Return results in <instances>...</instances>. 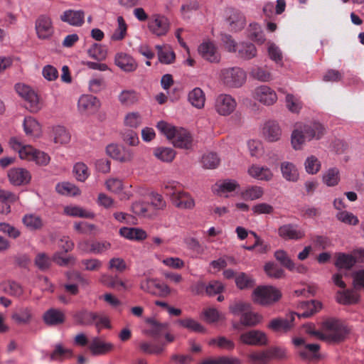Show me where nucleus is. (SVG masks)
I'll return each mask as SVG.
<instances>
[{"instance_id":"nucleus-52","label":"nucleus","mask_w":364,"mask_h":364,"mask_svg":"<svg viewBox=\"0 0 364 364\" xmlns=\"http://www.w3.org/2000/svg\"><path fill=\"white\" fill-rule=\"evenodd\" d=\"M235 284L240 289H246L254 287L255 280L249 274L240 272L235 276Z\"/></svg>"},{"instance_id":"nucleus-7","label":"nucleus","mask_w":364,"mask_h":364,"mask_svg":"<svg viewBox=\"0 0 364 364\" xmlns=\"http://www.w3.org/2000/svg\"><path fill=\"white\" fill-rule=\"evenodd\" d=\"M220 77L230 87H240L246 81V73L240 68H228L221 70Z\"/></svg>"},{"instance_id":"nucleus-14","label":"nucleus","mask_w":364,"mask_h":364,"mask_svg":"<svg viewBox=\"0 0 364 364\" xmlns=\"http://www.w3.org/2000/svg\"><path fill=\"white\" fill-rule=\"evenodd\" d=\"M35 28L37 36L40 39H48L53 33L52 21L46 15H41L36 19Z\"/></svg>"},{"instance_id":"nucleus-26","label":"nucleus","mask_w":364,"mask_h":364,"mask_svg":"<svg viewBox=\"0 0 364 364\" xmlns=\"http://www.w3.org/2000/svg\"><path fill=\"white\" fill-rule=\"evenodd\" d=\"M119 233L127 240L137 242L144 240L148 236L146 232L139 228L123 227L119 229Z\"/></svg>"},{"instance_id":"nucleus-31","label":"nucleus","mask_w":364,"mask_h":364,"mask_svg":"<svg viewBox=\"0 0 364 364\" xmlns=\"http://www.w3.org/2000/svg\"><path fill=\"white\" fill-rule=\"evenodd\" d=\"M188 100L192 106L197 109H201L205 105V95L200 87H195L188 95Z\"/></svg>"},{"instance_id":"nucleus-54","label":"nucleus","mask_w":364,"mask_h":364,"mask_svg":"<svg viewBox=\"0 0 364 364\" xmlns=\"http://www.w3.org/2000/svg\"><path fill=\"white\" fill-rule=\"evenodd\" d=\"M56 191L62 195L77 196L80 193V189L73 183L64 182L56 186Z\"/></svg>"},{"instance_id":"nucleus-55","label":"nucleus","mask_w":364,"mask_h":364,"mask_svg":"<svg viewBox=\"0 0 364 364\" xmlns=\"http://www.w3.org/2000/svg\"><path fill=\"white\" fill-rule=\"evenodd\" d=\"M336 218L339 221L349 225H356L359 223L357 216L346 210L338 211L336 215Z\"/></svg>"},{"instance_id":"nucleus-29","label":"nucleus","mask_w":364,"mask_h":364,"mask_svg":"<svg viewBox=\"0 0 364 364\" xmlns=\"http://www.w3.org/2000/svg\"><path fill=\"white\" fill-rule=\"evenodd\" d=\"M23 130L28 136L38 138L41 135V126L32 117H26L23 122Z\"/></svg>"},{"instance_id":"nucleus-36","label":"nucleus","mask_w":364,"mask_h":364,"mask_svg":"<svg viewBox=\"0 0 364 364\" xmlns=\"http://www.w3.org/2000/svg\"><path fill=\"white\" fill-rule=\"evenodd\" d=\"M323 183L328 187L338 184L340 181V171L338 168L333 167L327 169L322 176Z\"/></svg>"},{"instance_id":"nucleus-39","label":"nucleus","mask_w":364,"mask_h":364,"mask_svg":"<svg viewBox=\"0 0 364 364\" xmlns=\"http://www.w3.org/2000/svg\"><path fill=\"white\" fill-rule=\"evenodd\" d=\"M264 189L258 186H250L240 193V196L246 200H255L261 198Z\"/></svg>"},{"instance_id":"nucleus-2","label":"nucleus","mask_w":364,"mask_h":364,"mask_svg":"<svg viewBox=\"0 0 364 364\" xmlns=\"http://www.w3.org/2000/svg\"><path fill=\"white\" fill-rule=\"evenodd\" d=\"M156 127L171 141L175 147L185 149L191 148L193 139L186 129L174 127L165 121L159 122Z\"/></svg>"},{"instance_id":"nucleus-45","label":"nucleus","mask_w":364,"mask_h":364,"mask_svg":"<svg viewBox=\"0 0 364 364\" xmlns=\"http://www.w3.org/2000/svg\"><path fill=\"white\" fill-rule=\"evenodd\" d=\"M24 225L31 230L41 229L43 226L41 218L34 214H27L22 219Z\"/></svg>"},{"instance_id":"nucleus-10","label":"nucleus","mask_w":364,"mask_h":364,"mask_svg":"<svg viewBox=\"0 0 364 364\" xmlns=\"http://www.w3.org/2000/svg\"><path fill=\"white\" fill-rule=\"evenodd\" d=\"M199 55L206 61L211 63H219L221 55L218 48L210 41H205L198 48Z\"/></svg>"},{"instance_id":"nucleus-46","label":"nucleus","mask_w":364,"mask_h":364,"mask_svg":"<svg viewBox=\"0 0 364 364\" xmlns=\"http://www.w3.org/2000/svg\"><path fill=\"white\" fill-rule=\"evenodd\" d=\"M238 55L240 58L249 60L254 58L257 54L255 46L250 43H241L237 46Z\"/></svg>"},{"instance_id":"nucleus-22","label":"nucleus","mask_w":364,"mask_h":364,"mask_svg":"<svg viewBox=\"0 0 364 364\" xmlns=\"http://www.w3.org/2000/svg\"><path fill=\"white\" fill-rule=\"evenodd\" d=\"M247 173L250 176L259 181H269L274 176V173L269 168L257 164L250 166L247 169Z\"/></svg>"},{"instance_id":"nucleus-56","label":"nucleus","mask_w":364,"mask_h":364,"mask_svg":"<svg viewBox=\"0 0 364 364\" xmlns=\"http://www.w3.org/2000/svg\"><path fill=\"white\" fill-rule=\"evenodd\" d=\"M73 173L76 179L79 181H85L90 176V172L87 165L84 163H77L73 167Z\"/></svg>"},{"instance_id":"nucleus-63","label":"nucleus","mask_w":364,"mask_h":364,"mask_svg":"<svg viewBox=\"0 0 364 364\" xmlns=\"http://www.w3.org/2000/svg\"><path fill=\"white\" fill-rule=\"evenodd\" d=\"M264 272L269 277L274 279L282 278L284 276L283 269L272 262H269L265 264Z\"/></svg>"},{"instance_id":"nucleus-57","label":"nucleus","mask_w":364,"mask_h":364,"mask_svg":"<svg viewBox=\"0 0 364 364\" xmlns=\"http://www.w3.org/2000/svg\"><path fill=\"white\" fill-rule=\"evenodd\" d=\"M34 262L39 269L45 271L50 268L52 259L45 252H39L36 255Z\"/></svg>"},{"instance_id":"nucleus-4","label":"nucleus","mask_w":364,"mask_h":364,"mask_svg":"<svg viewBox=\"0 0 364 364\" xmlns=\"http://www.w3.org/2000/svg\"><path fill=\"white\" fill-rule=\"evenodd\" d=\"M17 94L26 101V107L31 112L36 113L43 107L37 93L28 85L18 82L15 85Z\"/></svg>"},{"instance_id":"nucleus-5","label":"nucleus","mask_w":364,"mask_h":364,"mask_svg":"<svg viewBox=\"0 0 364 364\" xmlns=\"http://www.w3.org/2000/svg\"><path fill=\"white\" fill-rule=\"evenodd\" d=\"M281 296V292L272 286L257 287L254 289L252 296L255 303L262 306L272 304L277 301Z\"/></svg>"},{"instance_id":"nucleus-15","label":"nucleus","mask_w":364,"mask_h":364,"mask_svg":"<svg viewBox=\"0 0 364 364\" xmlns=\"http://www.w3.org/2000/svg\"><path fill=\"white\" fill-rule=\"evenodd\" d=\"M106 153L112 158L121 162H129L134 156L132 149L116 144H109L106 147Z\"/></svg>"},{"instance_id":"nucleus-34","label":"nucleus","mask_w":364,"mask_h":364,"mask_svg":"<svg viewBox=\"0 0 364 364\" xmlns=\"http://www.w3.org/2000/svg\"><path fill=\"white\" fill-rule=\"evenodd\" d=\"M146 322L150 325V328L144 330V333L154 338H158L162 332L167 328L166 323H159L152 318H146Z\"/></svg>"},{"instance_id":"nucleus-17","label":"nucleus","mask_w":364,"mask_h":364,"mask_svg":"<svg viewBox=\"0 0 364 364\" xmlns=\"http://www.w3.org/2000/svg\"><path fill=\"white\" fill-rule=\"evenodd\" d=\"M240 340L242 343L250 346H262L267 342L266 334L258 330H252L242 333Z\"/></svg>"},{"instance_id":"nucleus-6","label":"nucleus","mask_w":364,"mask_h":364,"mask_svg":"<svg viewBox=\"0 0 364 364\" xmlns=\"http://www.w3.org/2000/svg\"><path fill=\"white\" fill-rule=\"evenodd\" d=\"M149 31L156 37L165 36L171 28L169 18L164 14L159 13L152 14L147 23Z\"/></svg>"},{"instance_id":"nucleus-27","label":"nucleus","mask_w":364,"mask_h":364,"mask_svg":"<svg viewBox=\"0 0 364 364\" xmlns=\"http://www.w3.org/2000/svg\"><path fill=\"white\" fill-rule=\"evenodd\" d=\"M280 171L282 177L289 182H297L299 179V172L296 166L290 161H283L280 164Z\"/></svg>"},{"instance_id":"nucleus-49","label":"nucleus","mask_w":364,"mask_h":364,"mask_svg":"<svg viewBox=\"0 0 364 364\" xmlns=\"http://www.w3.org/2000/svg\"><path fill=\"white\" fill-rule=\"evenodd\" d=\"M356 263V259L354 255H347L344 253H340L337 256V259L335 265L341 269H350Z\"/></svg>"},{"instance_id":"nucleus-62","label":"nucleus","mask_w":364,"mask_h":364,"mask_svg":"<svg viewBox=\"0 0 364 364\" xmlns=\"http://www.w3.org/2000/svg\"><path fill=\"white\" fill-rule=\"evenodd\" d=\"M220 163L218 155L215 153H208L202 158V164L205 168H215Z\"/></svg>"},{"instance_id":"nucleus-21","label":"nucleus","mask_w":364,"mask_h":364,"mask_svg":"<svg viewBox=\"0 0 364 364\" xmlns=\"http://www.w3.org/2000/svg\"><path fill=\"white\" fill-rule=\"evenodd\" d=\"M262 134L268 141L274 142L280 139L282 132L278 122L268 121L263 126Z\"/></svg>"},{"instance_id":"nucleus-59","label":"nucleus","mask_w":364,"mask_h":364,"mask_svg":"<svg viewBox=\"0 0 364 364\" xmlns=\"http://www.w3.org/2000/svg\"><path fill=\"white\" fill-rule=\"evenodd\" d=\"M274 257L277 261H279L283 266L289 269V270H294L295 268V264L289 257L287 253L282 250H277L274 253Z\"/></svg>"},{"instance_id":"nucleus-11","label":"nucleus","mask_w":364,"mask_h":364,"mask_svg":"<svg viewBox=\"0 0 364 364\" xmlns=\"http://www.w3.org/2000/svg\"><path fill=\"white\" fill-rule=\"evenodd\" d=\"M10 147L18 153L21 159L27 161H32L33 160L34 154L36 152V149L31 145H24L16 137H11L9 141Z\"/></svg>"},{"instance_id":"nucleus-28","label":"nucleus","mask_w":364,"mask_h":364,"mask_svg":"<svg viewBox=\"0 0 364 364\" xmlns=\"http://www.w3.org/2000/svg\"><path fill=\"white\" fill-rule=\"evenodd\" d=\"M113 344L102 341L100 337L92 338L89 350L93 355H104L113 349Z\"/></svg>"},{"instance_id":"nucleus-53","label":"nucleus","mask_w":364,"mask_h":364,"mask_svg":"<svg viewBox=\"0 0 364 364\" xmlns=\"http://www.w3.org/2000/svg\"><path fill=\"white\" fill-rule=\"evenodd\" d=\"M97 318L96 314L87 311L77 312L75 315V321L81 325H91Z\"/></svg>"},{"instance_id":"nucleus-61","label":"nucleus","mask_w":364,"mask_h":364,"mask_svg":"<svg viewBox=\"0 0 364 364\" xmlns=\"http://www.w3.org/2000/svg\"><path fill=\"white\" fill-rule=\"evenodd\" d=\"M141 123V116L137 112L127 113L124 117V124L132 128L138 127Z\"/></svg>"},{"instance_id":"nucleus-32","label":"nucleus","mask_w":364,"mask_h":364,"mask_svg":"<svg viewBox=\"0 0 364 364\" xmlns=\"http://www.w3.org/2000/svg\"><path fill=\"white\" fill-rule=\"evenodd\" d=\"M100 282L107 287L118 290H119V288L127 290L131 287L118 277H113L108 274H102L100 277Z\"/></svg>"},{"instance_id":"nucleus-48","label":"nucleus","mask_w":364,"mask_h":364,"mask_svg":"<svg viewBox=\"0 0 364 364\" xmlns=\"http://www.w3.org/2000/svg\"><path fill=\"white\" fill-rule=\"evenodd\" d=\"M336 300L338 303L342 304H354L358 300V294L354 290L338 291L337 293Z\"/></svg>"},{"instance_id":"nucleus-23","label":"nucleus","mask_w":364,"mask_h":364,"mask_svg":"<svg viewBox=\"0 0 364 364\" xmlns=\"http://www.w3.org/2000/svg\"><path fill=\"white\" fill-rule=\"evenodd\" d=\"M114 63L117 66L124 72H133L137 68L136 60L129 54L117 53L115 55Z\"/></svg>"},{"instance_id":"nucleus-58","label":"nucleus","mask_w":364,"mask_h":364,"mask_svg":"<svg viewBox=\"0 0 364 364\" xmlns=\"http://www.w3.org/2000/svg\"><path fill=\"white\" fill-rule=\"evenodd\" d=\"M178 323L183 328L194 332L201 333L204 331L203 326L200 325L197 321L191 318L180 319L178 321Z\"/></svg>"},{"instance_id":"nucleus-40","label":"nucleus","mask_w":364,"mask_h":364,"mask_svg":"<svg viewBox=\"0 0 364 364\" xmlns=\"http://www.w3.org/2000/svg\"><path fill=\"white\" fill-rule=\"evenodd\" d=\"M262 316L258 313L253 312L250 309L242 314L240 323L246 326H255L262 321Z\"/></svg>"},{"instance_id":"nucleus-24","label":"nucleus","mask_w":364,"mask_h":364,"mask_svg":"<svg viewBox=\"0 0 364 364\" xmlns=\"http://www.w3.org/2000/svg\"><path fill=\"white\" fill-rule=\"evenodd\" d=\"M295 319V313L291 312L285 318H274L270 321L268 327L274 331L286 332L291 328Z\"/></svg>"},{"instance_id":"nucleus-47","label":"nucleus","mask_w":364,"mask_h":364,"mask_svg":"<svg viewBox=\"0 0 364 364\" xmlns=\"http://www.w3.org/2000/svg\"><path fill=\"white\" fill-rule=\"evenodd\" d=\"M127 25L122 16L117 17V27L111 36V40L119 41L123 40L127 36Z\"/></svg>"},{"instance_id":"nucleus-33","label":"nucleus","mask_w":364,"mask_h":364,"mask_svg":"<svg viewBox=\"0 0 364 364\" xmlns=\"http://www.w3.org/2000/svg\"><path fill=\"white\" fill-rule=\"evenodd\" d=\"M153 154L159 161L170 163L174 159L176 153L172 148L160 146L154 149Z\"/></svg>"},{"instance_id":"nucleus-19","label":"nucleus","mask_w":364,"mask_h":364,"mask_svg":"<svg viewBox=\"0 0 364 364\" xmlns=\"http://www.w3.org/2000/svg\"><path fill=\"white\" fill-rule=\"evenodd\" d=\"M321 308L322 304L318 301H302L298 305V309L301 312L295 313V316H297L298 318H309L320 311Z\"/></svg>"},{"instance_id":"nucleus-42","label":"nucleus","mask_w":364,"mask_h":364,"mask_svg":"<svg viewBox=\"0 0 364 364\" xmlns=\"http://www.w3.org/2000/svg\"><path fill=\"white\" fill-rule=\"evenodd\" d=\"M139 95L133 90H122L118 96L120 103L125 106H130L139 101Z\"/></svg>"},{"instance_id":"nucleus-35","label":"nucleus","mask_w":364,"mask_h":364,"mask_svg":"<svg viewBox=\"0 0 364 364\" xmlns=\"http://www.w3.org/2000/svg\"><path fill=\"white\" fill-rule=\"evenodd\" d=\"M158 51V58L160 63L164 64H171L173 63L176 55L172 49L168 46H156Z\"/></svg>"},{"instance_id":"nucleus-13","label":"nucleus","mask_w":364,"mask_h":364,"mask_svg":"<svg viewBox=\"0 0 364 364\" xmlns=\"http://www.w3.org/2000/svg\"><path fill=\"white\" fill-rule=\"evenodd\" d=\"M7 176L9 182L15 186L28 184L31 179L30 172L23 168H12L8 171Z\"/></svg>"},{"instance_id":"nucleus-20","label":"nucleus","mask_w":364,"mask_h":364,"mask_svg":"<svg viewBox=\"0 0 364 364\" xmlns=\"http://www.w3.org/2000/svg\"><path fill=\"white\" fill-rule=\"evenodd\" d=\"M60 20L73 26H81L85 21V12L82 10L68 9L60 17Z\"/></svg>"},{"instance_id":"nucleus-44","label":"nucleus","mask_w":364,"mask_h":364,"mask_svg":"<svg viewBox=\"0 0 364 364\" xmlns=\"http://www.w3.org/2000/svg\"><path fill=\"white\" fill-rule=\"evenodd\" d=\"M87 54L90 58L100 61L107 58V50L105 46L94 43L87 50Z\"/></svg>"},{"instance_id":"nucleus-12","label":"nucleus","mask_w":364,"mask_h":364,"mask_svg":"<svg viewBox=\"0 0 364 364\" xmlns=\"http://www.w3.org/2000/svg\"><path fill=\"white\" fill-rule=\"evenodd\" d=\"M253 97L264 105H272L277 100V95L274 90L267 85H262L255 89Z\"/></svg>"},{"instance_id":"nucleus-25","label":"nucleus","mask_w":364,"mask_h":364,"mask_svg":"<svg viewBox=\"0 0 364 364\" xmlns=\"http://www.w3.org/2000/svg\"><path fill=\"white\" fill-rule=\"evenodd\" d=\"M11 319L17 324L27 325L33 319V312L31 307L22 306L11 314Z\"/></svg>"},{"instance_id":"nucleus-16","label":"nucleus","mask_w":364,"mask_h":364,"mask_svg":"<svg viewBox=\"0 0 364 364\" xmlns=\"http://www.w3.org/2000/svg\"><path fill=\"white\" fill-rule=\"evenodd\" d=\"M100 107L99 100L90 95H82L77 102V108L82 114H92L98 110Z\"/></svg>"},{"instance_id":"nucleus-51","label":"nucleus","mask_w":364,"mask_h":364,"mask_svg":"<svg viewBox=\"0 0 364 364\" xmlns=\"http://www.w3.org/2000/svg\"><path fill=\"white\" fill-rule=\"evenodd\" d=\"M285 105L288 110L292 113H299L303 107L300 99L289 93L286 95Z\"/></svg>"},{"instance_id":"nucleus-43","label":"nucleus","mask_w":364,"mask_h":364,"mask_svg":"<svg viewBox=\"0 0 364 364\" xmlns=\"http://www.w3.org/2000/svg\"><path fill=\"white\" fill-rule=\"evenodd\" d=\"M305 171L307 173L314 175L318 173L321 168V163L314 155L309 156L304 163Z\"/></svg>"},{"instance_id":"nucleus-9","label":"nucleus","mask_w":364,"mask_h":364,"mask_svg":"<svg viewBox=\"0 0 364 364\" xmlns=\"http://www.w3.org/2000/svg\"><path fill=\"white\" fill-rule=\"evenodd\" d=\"M237 107V102L230 95L220 94L218 95L214 102V109L220 116L230 115Z\"/></svg>"},{"instance_id":"nucleus-50","label":"nucleus","mask_w":364,"mask_h":364,"mask_svg":"<svg viewBox=\"0 0 364 364\" xmlns=\"http://www.w3.org/2000/svg\"><path fill=\"white\" fill-rule=\"evenodd\" d=\"M3 291L12 296L19 297L23 294L21 286L14 281H6L1 284Z\"/></svg>"},{"instance_id":"nucleus-60","label":"nucleus","mask_w":364,"mask_h":364,"mask_svg":"<svg viewBox=\"0 0 364 364\" xmlns=\"http://www.w3.org/2000/svg\"><path fill=\"white\" fill-rule=\"evenodd\" d=\"M251 309L252 306L250 303L242 301H235L229 306L230 311L234 315L242 314Z\"/></svg>"},{"instance_id":"nucleus-37","label":"nucleus","mask_w":364,"mask_h":364,"mask_svg":"<svg viewBox=\"0 0 364 364\" xmlns=\"http://www.w3.org/2000/svg\"><path fill=\"white\" fill-rule=\"evenodd\" d=\"M238 186L236 181L226 179L216 183L213 186V191L218 195H223L235 191Z\"/></svg>"},{"instance_id":"nucleus-8","label":"nucleus","mask_w":364,"mask_h":364,"mask_svg":"<svg viewBox=\"0 0 364 364\" xmlns=\"http://www.w3.org/2000/svg\"><path fill=\"white\" fill-rule=\"evenodd\" d=\"M165 188L176 207L181 209H192L194 208L195 201L188 193L177 190L173 183L167 184Z\"/></svg>"},{"instance_id":"nucleus-64","label":"nucleus","mask_w":364,"mask_h":364,"mask_svg":"<svg viewBox=\"0 0 364 364\" xmlns=\"http://www.w3.org/2000/svg\"><path fill=\"white\" fill-rule=\"evenodd\" d=\"M112 247V245L107 241H97L90 245V252L94 254H102Z\"/></svg>"},{"instance_id":"nucleus-3","label":"nucleus","mask_w":364,"mask_h":364,"mask_svg":"<svg viewBox=\"0 0 364 364\" xmlns=\"http://www.w3.org/2000/svg\"><path fill=\"white\" fill-rule=\"evenodd\" d=\"M347 333L346 327L338 320L329 318L323 322L321 331L315 333L319 336L321 340L338 342L344 338Z\"/></svg>"},{"instance_id":"nucleus-41","label":"nucleus","mask_w":364,"mask_h":364,"mask_svg":"<svg viewBox=\"0 0 364 364\" xmlns=\"http://www.w3.org/2000/svg\"><path fill=\"white\" fill-rule=\"evenodd\" d=\"M64 213L70 216L79 217L83 218H94L95 214L80 206L70 205L64 208Z\"/></svg>"},{"instance_id":"nucleus-18","label":"nucleus","mask_w":364,"mask_h":364,"mask_svg":"<svg viewBox=\"0 0 364 364\" xmlns=\"http://www.w3.org/2000/svg\"><path fill=\"white\" fill-rule=\"evenodd\" d=\"M278 235L284 240H299L305 236V232L298 225L287 224L279 227Z\"/></svg>"},{"instance_id":"nucleus-30","label":"nucleus","mask_w":364,"mask_h":364,"mask_svg":"<svg viewBox=\"0 0 364 364\" xmlns=\"http://www.w3.org/2000/svg\"><path fill=\"white\" fill-rule=\"evenodd\" d=\"M43 318L47 325L57 326L64 322L65 314L59 309H50L44 313Z\"/></svg>"},{"instance_id":"nucleus-1","label":"nucleus","mask_w":364,"mask_h":364,"mask_svg":"<svg viewBox=\"0 0 364 364\" xmlns=\"http://www.w3.org/2000/svg\"><path fill=\"white\" fill-rule=\"evenodd\" d=\"M326 132V128L318 122L298 124L291 135V146L296 151L301 150L307 141L320 140Z\"/></svg>"},{"instance_id":"nucleus-38","label":"nucleus","mask_w":364,"mask_h":364,"mask_svg":"<svg viewBox=\"0 0 364 364\" xmlns=\"http://www.w3.org/2000/svg\"><path fill=\"white\" fill-rule=\"evenodd\" d=\"M52 136L55 144H66L70 140V134L64 127L55 126L52 129Z\"/></svg>"}]
</instances>
